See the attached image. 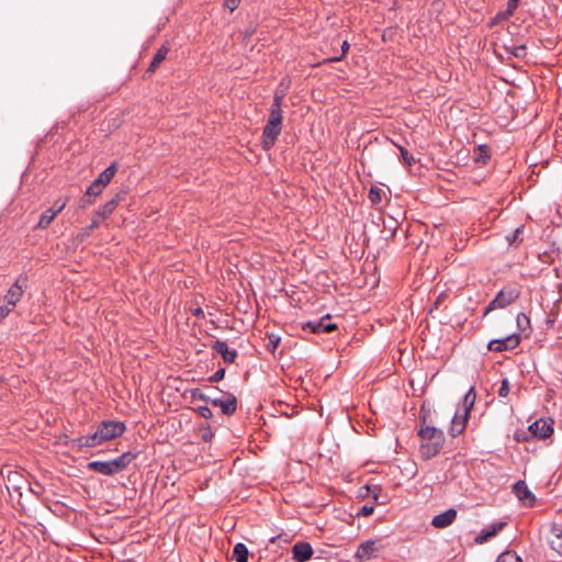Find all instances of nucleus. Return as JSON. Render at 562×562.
I'll use <instances>...</instances> for the list:
<instances>
[{"instance_id":"nucleus-1","label":"nucleus","mask_w":562,"mask_h":562,"mask_svg":"<svg viewBox=\"0 0 562 562\" xmlns=\"http://www.w3.org/2000/svg\"><path fill=\"white\" fill-rule=\"evenodd\" d=\"M125 430L126 426L123 422L102 420L93 434L75 438L72 445L78 448H93L121 437Z\"/></svg>"},{"instance_id":"nucleus-2","label":"nucleus","mask_w":562,"mask_h":562,"mask_svg":"<svg viewBox=\"0 0 562 562\" xmlns=\"http://www.w3.org/2000/svg\"><path fill=\"white\" fill-rule=\"evenodd\" d=\"M420 427L418 436L422 439L420 453L424 459L429 460L437 456L445 443L443 431L426 424V415H420Z\"/></svg>"},{"instance_id":"nucleus-3","label":"nucleus","mask_w":562,"mask_h":562,"mask_svg":"<svg viewBox=\"0 0 562 562\" xmlns=\"http://www.w3.org/2000/svg\"><path fill=\"white\" fill-rule=\"evenodd\" d=\"M519 295L520 290L516 286H507L502 289L485 307L484 315L488 314L491 311L507 307L514 303L519 297Z\"/></svg>"},{"instance_id":"nucleus-4","label":"nucleus","mask_w":562,"mask_h":562,"mask_svg":"<svg viewBox=\"0 0 562 562\" xmlns=\"http://www.w3.org/2000/svg\"><path fill=\"white\" fill-rule=\"evenodd\" d=\"M201 401L211 404L214 407L221 408L224 415L231 416L237 409V398L231 393H226L221 397L201 396Z\"/></svg>"},{"instance_id":"nucleus-5","label":"nucleus","mask_w":562,"mask_h":562,"mask_svg":"<svg viewBox=\"0 0 562 562\" xmlns=\"http://www.w3.org/2000/svg\"><path fill=\"white\" fill-rule=\"evenodd\" d=\"M5 486L10 494L16 493L19 497L22 496V491L30 487L29 481L19 471L9 470L5 476Z\"/></svg>"},{"instance_id":"nucleus-6","label":"nucleus","mask_w":562,"mask_h":562,"mask_svg":"<svg viewBox=\"0 0 562 562\" xmlns=\"http://www.w3.org/2000/svg\"><path fill=\"white\" fill-rule=\"evenodd\" d=\"M303 330L313 333V334H322V333H330L337 328V325L331 322V316L329 314L321 317L316 321H308L303 324Z\"/></svg>"},{"instance_id":"nucleus-7","label":"nucleus","mask_w":562,"mask_h":562,"mask_svg":"<svg viewBox=\"0 0 562 562\" xmlns=\"http://www.w3.org/2000/svg\"><path fill=\"white\" fill-rule=\"evenodd\" d=\"M520 340L521 338L518 334H512L504 338L491 340L487 345V349L494 352L513 350L520 344Z\"/></svg>"},{"instance_id":"nucleus-8","label":"nucleus","mask_w":562,"mask_h":562,"mask_svg":"<svg viewBox=\"0 0 562 562\" xmlns=\"http://www.w3.org/2000/svg\"><path fill=\"white\" fill-rule=\"evenodd\" d=\"M282 126L272 122H267L262 131L261 145L265 150L273 147L276 140L281 134Z\"/></svg>"},{"instance_id":"nucleus-9","label":"nucleus","mask_w":562,"mask_h":562,"mask_svg":"<svg viewBox=\"0 0 562 562\" xmlns=\"http://www.w3.org/2000/svg\"><path fill=\"white\" fill-rule=\"evenodd\" d=\"M68 199H58L54 202L53 206L46 210L42 215L37 223V226L41 228H46L52 221L55 218V216L61 212L65 206L67 205Z\"/></svg>"},{"instance_id":"nucleus-10","label":"nucleus","mask_w":562,"mask_h":562,"mask_svg":"<svg viewBox=\"0 0 562 562\" xmlns=\"http://www.w3.org/2000/svg\"><path fill=\"white\" fill-rule=\"evenodd\" d=\"M26 288V278L20 276L15 283L8 290L4 300L8 305L14 307L16 303L21 300L24 289Z\"/></svg>"},{"instance_id":"nucleus-11","label":"nucleus","mask_w":562,"mask_h":562,"mask_svg":"<svg viewBox=\"0 0 562 562\" xmlns=\"http://www.w3.org/2000/svg\"><path fill=\"white\" fill-rule=\"evenodd\" d=\"M283 99H284V92L277 91L274 93L268 122H272V123H276V124H279L282 126L283 114H282L281 106H282Z\"/></svg>"},{"instance_id":"nucleus-12","label":"nucleus","mask_w":562,"mask_h":562,"mask_svg":"<svg viewBox=\"0 0 562 562\" xmlns=\"http://www.w3.org/2000/svg\"><path fill=\"white\" fill-rule=\"evenodd\" d=\"M513 492L516 497L521 501L525 505L533 506L536 503L535 495L530 492L525 481H518L513 486Z\"/></svg>"},{"instance_id":"nucleus-13","label":"nucleus","mask_w":562,"mask_h":562,"mask_svg":"<svg viewBox=\"0 0 562 562\" xmlns=\"http://www.w3.org/2000/svg\"><path fill=\"white\" fill-rule=\"evenodd\" d=\"M378 551H379V546H378L376 541L367 540L358 547L355 557L359 561H367V560H370L372 557H374Z\"/></svg>"},{"instance_id":"nucleus-14","label":"nucleus","mask_w":562,"mask_h":562,"mask_svg":"<svg viewBox=\"0 0 562 562\" xmlns=\"http://www.w3.org/2000/svg\"><path fill=\"white\" fill-rule=\"evenodd\" d=\"M468 419V413H461V411L458 409L451 419V425L449 428L450 436L457 437L461 435L467 426Z\"/></svg>"},{"instance_id":"nucleus-15","label":"nucleus","mask_w":562,"mask_h":562,"mask_svg":"<svg viewBox=\"0 0 562 562\" xmlns=\"http://www.w3.org/2000/svg\"><path fill=\"white\" fill-rule=\"evenodd\" d=\"M313 555V548L308 542H297L292 547V558L296 562H306Z\"/></svg>"},{"instance_id":"nucleus-16","label":"nucleus","mask_w":562,"mask_h":562,"mask_svg":"<svg viewBox=\"0 0 562 562\" xmlns=\"http://www.w3.org/2000/svg\"><path fill=\"white\" fill-rule=\"evenodd\" d=\"M135 458V453L127 451L113 460H109L113 475L126 469Z\"/></svg>"},{"instance_id":"nucleus-17","label":"nucleus","mask_w":562,"mask_h":562,"mask_svg":"<svg viewBox=\"0 0 562 562\" xmlns=\"http://www.w3.org/2000/svg\"><path fill=\"white\" fill-rule=\"evenodd\" d=\"M529 430L532 432L533 436L541 439L549 438L553 432L551 424L546 419L536 420L529 426Z\"/></svg>"},{"instance_id":"nucleus-18","label":"nucleus","mask_w":562,"mask_h":562,"mask_svg":"<svg viewBox=\"0 0 562 562\" xmlns=\"http://www.w3.org/2000/svg\"><path fill=\"white\" fill-rule=\"evenodd\" d=\"M457 518V510L453 508H449L446 512L436 515L432 520L431 525L435 528H446L450 526Z\"/></svg>"},{"instance_id":"nucleus-19","label":"nucleus","mask_w":562,"mask_h":562,"mask_svg":"<svg viewBox=\"0 0 562 562\" xmlns=\"http://www.w3.org/2000/svg\"><path fill=\"white\" fill-rule=\"evenodd\" d=\"M212 348L222 356L225 362H235L237 358V351L234 349H229L225 341L215 340Z\"/></svg>"},{"instance_id":"nucleus-20","label":"nucleus","mask_w":562,"mask_h":562,"mask_svg":"<svg viewBox=\"0 0 562 562\" xmlns=\"http://www.w3.org/2000/svg\"><path fill=\"white\" fill-rule=\"evenodd\" d=\"M506 526V522L498 521L491 526H488L486 529H483L480 535L477 536L476 540L479 542L487 541L490 538L496 536L504 527Z\"/></svg>"},{"instance_id":"nucleus-21","label":"nucleus","mask_w":562,"mask_h":562,"mask_svg":"<svg viewBox=\"0 0 562 562\" xmlns=\"http://www.w3.org/2000/svg\"><path fill=\"white\" fill-rule=\"evenodd\" d=\"M117 171V164L113 162L108 168H105L99 177L95 179L102 187H106Z\"/></svg>"},{"instance_id":"nucleus-22","label":"nucleus","mask_w":562,"mask_h":562,"mask_svg":"<svg viewBox=\"0 0 562 562\" xmlns=\"http://www.w3.org/2000/svg\"><path fill=\"white\" fill-rule=\"evenodd\" d=\"M87 468L90 471H93L99 474L109 475V476L113 475L109 461H91L88 463Z\"/></svg>"},{"instance_id":"nucleus-23","label":"nucleus","mask_w":562,"mask_h":562,"mask_svg":"<svg viewBox=\"0 0 562 562\" xmlns=\"http://www.w3.org/2000/svg\"><path fill=\"white\" fill-rule=\"evenodd\" d=\"M168 52L169 48L167 46H161L154 55L147 71L154 72L158 68V66L166 59Z\"/></svg>"},{"instance_id":"nucleus-24","label":"nucleus","mask_w":562,"mask_h":562,"mask_svg":"<svg viewBox=\"0 0 562 562\" xmlns=\"http://www.w3.org/2000/svg\"><path fill=\"white\" fill-rule=\"evenodd\" d=\"M476 393L474 391V387H471L463 396L461 413H468V415L470 416V412L473 408Z\"/></svg>"},{"instance_id":"nucleus-25","label":"nucleus","mask_w":562,"mask_h":562,"mask_svg":"<svg viewBox=\"0 0 562 562\" xmlns=\"http://www.w3.org/2000/svg\"><path fill=\"white\" fill-rule=\"evenodd\" d=\"M233 558L236 562H247L248 561V549L247 547L238 542L233 550Z\"/></svg>"},{"instance_id":"nucleus-26","label":"nucleus","mask_w":562,"mask_h":562,"mask_svg":"<svg viewBox=\"0 0 562 562\" xmlns=\"http://www.w3.org/2000/svg\"><path fill=\"white\" fill-rule=\"evenodd\" d=\"M115 209H116L115 202L108 201L101 207L98 209V211L95 212V215L98 217H101L102 220H104V218L109 217L114 212Z\"/></svg>"},{"instance_id":"nucleus-27","label":"nucleus","mask_w":562,"mask_h":562,"mask_svg":"<svg viewBox=\"0 0 562 562\" xmlns=\"http://www.w3.org/2000/svg\"><path fill=\"white\" fill-rule=\"evenodd\" d=\"M515 10L507 5L506 10L499 11L491 21L492 25H495L502 21L509 19L514 14Z\"/></svg>"},{"instance_id":"nucleus-28","label":"nucleus","mask_w":562,"mask_h":562,"mask_svg":"<svg viewBox=\"0 0 562 562\" xmlns=\"http://www.w3.org/2000/svg\"><path fill=\"white\" fill-rule=\"evenodd\" d=\"M105 187H102L97 180H94L86 190V195L98 196L102 193Z\"/></svg>"},{"instance_id":"nucleus-29","label":"nucleus","mask_w":562,"mask_h":562,"mask_svg":"<svg viewBox=\"0 0 562 562\" xmlns=\"http://www.w3.org/2000/svg\"><path fill=\"white\" fill-rule=\"evenodd\" d=\"M496 562H522V561L515 552L506 551L498 555Z\"/></svg>"},{"instance_id":"nucleus-30","label":"nucleus","mask_w":562,"mask_h":562,"mask_svg":"<svg viewBox=\"0 0 562 562\" xmlns=\"http://www.w3.org/2000/svg\"><path fill=\"white\" fill-rule=\"evenodd\" d=\"M475 155H476L475 160H476V161H480V162H482V164H484V165H485V164L487 162V160L490 159L488 148H487V146H485V145L480 146V147L476 149V154H475Z\"/></svg>"},{"instance_id":"nucleus-31","label":"nucleus","mask_w":562,"mask_h":562,"mask_svg":"<svg viewBox=\"0 0 562 562\" xmlns=\"http://www.w3.org/2000/svg\"><path fill=\"white\" fill-rule=\"evenodd\" d=\"M508 53L518 58H524L527 55V48L525 45L505 47Z\"/></svg>"},{"instance_id":"nucleus-32","label":"nucleus","mask_w":562,"mask_h":562,"mask_svg":"<svg viewBox=\"0 0 562 562\" xmlns=\"http://www.w3.org/2000/svg\"><path fill=\"white\" fill-rule=\"evenodd\" d=\"M398 149H400V153H401V158L403 160V162L411 167L413 166V164L415 162V158L412 154H409L404 147L402 146H398Z\"/></svg>"},{"instance_id":"nucleus-33","label":"nucleus","mask_w":562,"mask_h":562,"mask_svg":"<svg viewBox=\"0 0 562 562\" xmlns=\"http://www.w3.org/2000/svg\"><path fill=\"white\" fill-rule=\"evenodd\" d=\"M369 199L374 204L380 203L382 199V190L378 187H371L369 191Z\"/></svg>"},{"instance_id":"nucleus-34","label":"nucleus","mask_w":562,"mask_h":562,"mask_svg":"<svg viewBox=\"0 0 562 562\" xmlns=\"http://www.w3.org/2000/svg\"><path fill=\"white\" fill-rule=\"evenodd\" d=\"M524 231V226H519L517 227L513 233H510L509 235L506 236V240L508 241L509 245H513L515 244L516 241H519L521 240L520 238V235Z\"/></svg>"},{"instance_id":"nucleus-35","label":"nucleus","mask_w":562,"mask_h":562,"mask_svg":"<svg viewBox=\"0 0 562 562\" xmlns=\"http://www.w3.org/2000/svg\"><path fill=\"white\" fill-rule=\"evenodd\" d=\"M268 339H269V342L267 345V348L269 351L273 352L278 348V346L281 341V338L279 335L269 334Z\"/></svg>"},{"instance_id":"nucleus-36","label":"nucleus","mask_w":562,"mask_h":562,"mask_svg":"<svg viewBox=\"0 0 562 562\" xmlns=\"http://www.w3.org/2000/svg\"><path fill=\"white\" fill-rule=\"evenodd\" d=\"M550 547L562 557V533L554 536V538L550 541Z\"/></svg>"},{"instance_id":"nucleus-37","label":"nucleus","mask_w":562,"mask_h":562,"mask_svg":"<svg viewBox=\"0 0 562 562\" xmlns=\"http://www.w3.org/2000/svg\"><path fill=\"white\" fill-rule=\"evenodd\" d=\"M368 493H371L372 494V497L373 499L376 502V503H380V504H384V501H380V492H381V487L379 485H373V486H364L363 487Z\"/></svg>"},{"instance_id":"nucleus-38","label":"nucleus","mask_w":562,"mask_h":562,"mask_svg":"<svg viewBox=\"0 0 562 562\" xmlns=\"http://www.w3.org/2000/svg\"><path fill=\"white\" fill-rule=\"evenodd\" d=\"M516 321H517V326L520 330H525V328L528 327L530 324L528 316L524 313H519L516 317Z\"/></svg>"},{"instance_id":"nucleus-39","label":"nucleus","mask_w":562,"mask_h":562,"mask_svg":"<svg viewBox=\"0 0 562 562\" xmlns=\"http://www.w3.org/2000/svg\"><path fill=\"white\" fill-rule=\"evenodd\" d=\"M196 411L199 415L205 419H210L213 416L212 409L209 406H199Z\"/></svg>"},{"instance_id":"nucleus-40","label":"nucleus","mask_w":562,"mask_h":562,"mask_svg":"<svg viewBox=\"0 0 562 562\" xmlns=\"http://www.w3.org/2000/svg\"><path fill=\"white\" fill-rule=\"evenodd\" d=\"M509 393V382L507 379H503L502 385L498 390V396L499 397H506Z\"/></svg>"},{"instance_id":"nucleus-41","label":"nucleus","mask_w":562,"mask_h":562,"mask_svg":"<svg viewBox=\"0 0 562 562\" xmlns=\"http://www.w3.org/2000/svg\"><path fill=\"white\" fill-rule=\"evenodd\" d=\"M224 376H225V369L221 368L216 372H214V374L212 376H210L209 381L210 382H218V381L223 380Z\"/></svg>"},{"instance_id":"nucleus-42","label":"nucleus","mask_w":562,"mask_h":562,"mask_svg":"<svg viewBox=\"0 0 562 562\" xmlns=\"http://www.w3.org/2000/svg\"><path fill=\"white\" fill-rule=\"evenodd\" d=\"M374 510V507L373 506H370V505H364L362 506L358 513H357V516H362V517H367V516H370Z\"/></svg>"},{"instance_id":"nucleus-43","label":"nucleus","mask_w":562,"mask_h":562,"mask_svg":"<svg viewBox=\"0 0 562 562\" xmlns=\"http://www.w3.org/2000/svg\"><path fill=\"white\" fill-rule=\"evenodd\" d=\"M93 203V200H91V196H88V195H83L80 200H79V203H78V207L79 209H87L89 205H91Z\"/></svg>"},{"instance_id":"nucleus-44","label":"nucleus","mask_w":562,"mask_h":562,"mask_svg":"<svg viewBox=\"0 0 562 562\" xmlns=\"http://www.w3.org/2000/svg\"><path fill=\"white\" fill-rule=\"evenodd\" d=\"M100 220H101V217H98L94 214V217L92 218L91 224L86 228L85 235H89L92 229L99 227Z\"/></svg>"},{"instance_id":"nucleus-45","label":"nucleus","mask_w":562,"mask_h":562,"mask_svg":"<svg viewBox=\"0 0 562 562\" xmlns=\"http://www.w3.org/2000/svg\"><path fill=\"white\" fill-rule=\"evenodd\" d=\"M200 437L203 441L207 442L213 438V432L210 427L203 428L201 430Z\"/></svg>"},{"instance_id":"nucleus-46","label":"nucleus","mask_w":562,"mask_h":562,"mask_svg":"<svg viewBox=\"0 0 562 562\" xmlns=\"http://www.w3.org/2000/svg\"><path fill=\"white\" fill-rule=\"evenodd\" d=\"M12 310H13V307L8 304L1 305L0 306V322L2 319H4Z\"/></svg>"},{"instance_id":"nucleus-47","label":"nucleus","mask_w":562,"mask_h":562,"mask_svg":"<svg viewBox=\"0 0 562 562\" xmlns=\"http://www.w3.org/2000/svg\"><path fill=\"white\" fill-rule=\"evenodd\" d=\"M348 49H349V44H348L347 41H345L342 43V45H341V55L337 56V57H333V58H330V60L331 61H339L342 58V56L348 52Z\"/></svg>"},{"instance_id":"nucleus-48","label":"nucleus","mask_w":562,"mask_h":562,"mask_svg":"<svg viewBox=\"0 0 562 562\" xmlns=\"http://www.w3.org/2000/svg\"><path fill=\"white\" fill-rule=\"evenodd\" d=\"M125 194H126V192L122 190V191L115 193V195L112 199H110L109 201L115 202V206H117L120 204V202L124 200Z\"/></svg>"},{"instance_id":"nucleus-49","label":"nucleus","mask_w":562,"mask_h":562,"mask_svg":"<svg viewBox=\"0 0 562 562\" xmlns=\"http://www.w3.org/2000/svg\"><path fill=\"white\" fill-rule=\"evenodd\" d=\"M125 194H126V192L122 190V191L115 193V195L112 199H110L109 201L115 202V206H117L120 204V202L124 200Z\"/></svg>"},{"instance_id":"nucleus-50","label":"nucleus","mask_w":562,"mask_h":562,"mask_svg":"<svg viewBox=\"0 0 562 562\" xmlns=\"http://www.w3.org/2000/svg\"><path fill=\"white\" fill-rule=\"evenodd\" d=\"M239 4V0H225V5L231 10L234 11Z\"/></svg>"},{"instance_id":"nucleus-51","label":"nucleus","mask_w":562,"mask_h":562,"mask_svg":"<svg viewBox=\"0 0 562 562\" xmlns=\"http://www.w3.org/2000/svg\"><path fill=\"white\" fill-rule=\"evenodd\" d=\"M192 396L194 398H199L201 400V396H210L209 394H204L203 392H201L199 389H195L193 392H192Z\"/></svg>"},{"instance_id":"nucleus-52","label":"nucleus","mask_w":562,"mask_h":562,"mask_svg":"<svg viewBox=\"0 0 562 562\" xmlns=\"http://www.w3.org/2000/svg\"><path fill=\"white\" fill-rule=\"evenodd\" d=\"M519 1L520 0H508L507 5L510 7V9H514L516 11Z\"/></svg>"},{"instance_id":"nucleus-53","label":"nucleus","mask_w":562,"mask_h":562,"mask_svg":"<svg viewBox=\"0 0 562 562\" xmlns=\"http://www.w3.org/2000/svg\"><path fill=\"white\" fill-rule=\"evenodd\" d=\"M193 314H194V315H202V314H203V311H202V308H201V307H198V308H195V310H194Z\"/></svg>"},{"instance_id":"nucleus-54","label":"nucleus","mask_w":562,"mask_h":562,"mask_svg":"<svg viewBox=\"0 0 562 562\" xmlns=\"http://www.w3.org/2000/svg\"><path fill=\"white\" fill-rule=\"evenodd\" d=\"M122 562H135V561H133V560H131V559H127V560H124V561H122Z\"/></svg>"}]
</instances>
